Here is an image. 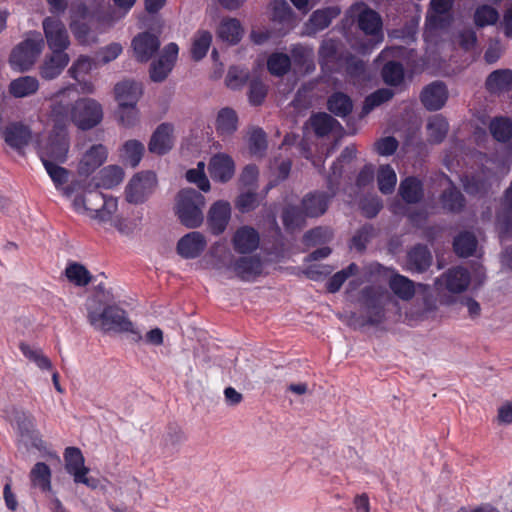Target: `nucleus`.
Instances as JSON below:
<instances>
[{
  "mask_svg": "<svg viewBox=\"0 0 512 512\" xmlns=\"http://www.w3.org/2000/svg\"><path fill=\"white\" fill-rule=\"evenodd\" d=\"M490 131L495 139L505 142L512 136V121L508 118L494 119L490 124Z\"/></svg>",
  "mask_w": 512,
  "mask_h": 512,
  "instance_id": "obj_49",
  "label": "nucleus"
},
{
  "mask_svg": "<svg viewBox=\"0 0 512 512\" xmlns=\"http://www.w3.org/2000/svg\"><path fill=\"white\" fill-rule=\"evenodd\" d=\"M231 218V206L229 202L218 200L213 203L208 211L207 222L210 231L219 235L226 229Z\"/></svg>",
  "mask_w": 512,
  "mask_h": 512,
  "instance_id": "obj_20",
  "label": "nucleus"
},
{
  "mask_svg": "<svg viewBox=\"0 0 512 512\" xmlns=\"http://www.w3.org/2000/svg\"><path fill=\"white\" fill-rule=\"evenodd\" d=\"M389 287L402 300H409L415 294L414 284L408 278L395 274L389 280Z\"/></svg>",
  "mask_w": 512,
  "mask_h": 512,
  "instance_id": "obj_33",
  "label": "nucleus"
},
{
  "mask_svg": "<svg viewBox=\"0 0 512 512\" xmlns=\"http://www.w3.org/2000/svg\"><path fill=\"white\" fill-rule=\"evenodd\" d=\"M477 241L473 234L465 232L458 235L454 240L455 252L462 256L468 257L476 250Z\"/></svg>",
  "mask_w": 512,
  "mask_h": 512,
  "instance_id": "obj_43",
  "label": "nucleus"
},
{
  "mask_svg": "<svg viewBox=\"0 0 512 512\" xmlns=\"http://www.w3.org/2000/svg\"><path fill=\"white\" fill-rule=\"evenodd\" d=\"M40 83L36 77L20 76L12 80L8 91L15 98H26L37 93Z\"/></svg>",
  "mask_w": 512,
  "mask_h": 512,
  "instance_id": "obj_28",
  "label": "nucleus"
},
{
  "mask_svg": "<svg viewBox=\"0 0 512 512\" xmlns=\"http://www.w3.org/2000/svg\"><path fill=\"white\" fill-rule=\"evenodd\" d=\"M357 270V266L355 264H351L347 269H344L340 272H337L328 283V290L332 293L338 291L342 284L346 281V279L353 275Z\"/></svg>",
  "mask_w": 512,
  "mask_h": 512,
  "instance_id": "obj_61",
  "label": "nucleus"
},
{
  "mask_svg": "<svg viewBox=\"0 0 512 512\" xmlns=\"http://www.w3.org/2000/svg\"><path fill=\"white\" fill-rule=\"evenodd\" d=\"M408 257L410 265L418 271L425 270L431 263V255L429 251L427 248L422 246L414 248L409 253Z\"/></svg>",
  "mask_w": 512,
  "mask_h": 512,
  "instance_id": "obj_52",
  "label": "nucleus"
},
{
  "mask_svg": "<svg viewBox=\"0 0 512 512\" xmlns=\"http://www.w3.org/2000/svg\"><path fill=\"white\" fill-rule=\"evenodd\" d=\"M399 192L405 201L417 202L422 197L421 183L415 178H406L401 182Z\"/></svg>",
  "mask_w": 512,
  "mask_h": 512,
  "instance_id": "obj_41",
  "label": "nucleus"
},
{
  "mask_svg": "<svg viewBox=\"0 0 512 512\" xmlns=\"http://www.w3.org/2000/svg\"><path fill=\"white\" fill-rule=\"evenodd\" d=\"M70 148V138L67 130L53 131L49 136L39 141L38 155L42 164L45 162H66Z\"/></svg>",
  "mask_w": 512,
  "mask_h": 512,
  "instance_id": "obj_8",
  "label": "nucleus"
},
{
  "mask_svg": "<svg viewBox=\"0 0 512 512\" xmlns=\"http://www.w3.org/2000/svg\"><path fill=\"white\" fill-rule=\"evenodd\" d=\"M258 204L257 195L254 192L248 191L242 193L236 202L237 208L242 212H247L254 209Z\"/></svg>",
  "mask_w": 512,
  "mask_h": 512,
  "instance_id": "obj_64",
  "label": "nucleus"
},
{
  "mask_svg": "<svg viewBox=\"0 0 512 512\" xmlns=\"http://www.w3.org/2000/svg\"><path fill=\"white\" fill-rule=\"evenodd\" d=\"M290 65V58L282 53L272 54L267 61L269 72L276 76L285 74L289 70Z\"/></svg>",
  "mask_w": 512,
  "mask_h": 512,
  "instance_id": "obj_50",
  "label": "nucleus"
},
{
  "mask_svg": "<svg viewBox=\"0 0 512 512\" xmlns=\"http://www.w3.org/2000/svg\"><path fill=\"white\" fill-rule=\"evenodd\" d=\"M123 52V46L120 43L112 42L101 47L96 53V63L106 65L117 59Z\"/></svg>",
  "mask_w": 512,
  "mask_h": 512,
  "instance_id": "obj_48",
  "label": "nucleus"
},
{
  "mask_svg": "<svg viewBox=\"0 0 512 512\" xmlns=\"http://www.w3.org/2000/svg\"><path fill=\"white\" fill-rule=\"evenodd\" d=\"M238 128V116L236 112L229 107L220 109L215 119V129L222 138L233 135Z\"/></svg>",
  "mask_w": 512,
  "mask_h": 512,
  "instance_id": "obj_25",
  "label": "nucleus"
},
{
  "mask_svg": "<svg viewBox=\"0 0 512 512\" xmlns=\"http://www.w3.org/2000/svg\"><path fill=\"white\" fill-rule=\"evenodd\" d=\"M175 129L170 123L160 124L152 133L148 149L151 153L163 155L169 152L174 146Z\"/></svg>",
  "mask_w": 512,
  "mask_h": 512,
  "instance_id": "obj_17",
  "label": "nucleus"
},
{
  "mask_svg": "<svg viewBox=\"0 0 512 512\" xmlns=\"http://www.w3.org/2000/svg\"><path fill=\"white\" fill-rule=\"evenodd\" d=\"M347 74L353 85H362L369 79L365 72L364 64L359 60H351L347 66Z\"/></svg>",
  "mask_w": 512,
  "mask_h": 512,
  "instance_id": "obj_59",
  "label": "nucleus"
},
{
  "mask_svg": "<svg viewBox=\"0 0 512 512\" xmlns=\"http://www.w3.org/2000/svg\"><path fill=\"white\" fill-rule=\"evenodd\" d=\"M208 171L214 181L226 183L235 174V163L229 155L218 153L211 157L208 163Z\"/></svg>",
  "mask_w": 512,
  "mask_h": 512,
  "instance_id": "obj_19",
  "label": "nucleus"
},
{
  "mask_svg": "<svg viewBox=\"0 0 512 512\" xmlns=\"http://www.w3.org/2000/svg\"><path fill=\"white\" fill-rule=\"evenodd\" d=\"M90 219L97 225L105 228H115L121 234L133 233V224L118 213V200L112 196H103L102 202L95 208Z\"/></svg>",
  "mask_w": 512,
  "mask_h": 512,
  "instance_id": "obj_6",
  "label": "nucleus"
},
{
  "mask_svg": "<svg viewBox=\"0 0 512 512\" xmlns=\"http://www.w3.org/2000/svg\"><path fill=\"white\" fill-rule=\"evenodd\" d=\"M157 177L151 171H142L135 174L125 188V198L132 204L145 202L156 190Z\"/></svg>",
  "mask_w": 512,
  "mask_h": 512,
  "instance_id": "obj_9",
  "label": "nucleus"
},
{
  "mask_svg": "<svg viewBox=\"0 0 512 512\" xmlns=\"http://www.w3.org/2000/svg\"><path fill=\"white\" fill-rule=\"evenodd\" d=\"M209 264L212 269L228 277L250 280L262 272V263L258 257L234 259L231 251L222 243H215L209 252Z\"/></svg>",
  "mask_w": 512,
  "mask_h": 512,
  "instance_id": "obj_3",
  "label": "nucleus"
},
{
  "mask_svg": "<svg viewBox=\"0 0 512 512\" xmlns=\"http://www.w3.org/2000/svg\"><path fill=\"white\" fill-rule=\"evenodd\" d=\"M117 117L120 125L130 128L139 121V111L137 105L118 106Z\"/></svg>",
  "mask_w": 512,
  "mask_h": 512,
  "instance_id": "obj_53",
  "label": "nucleus"
},
{
  "mask_svg": "<svg viewBox=\"0 0 512 512\" xmlns=\"http://www.w3.org/2000/svg\"><path fill=\"white\" fill-rule=\"evenodd\" d=\"M382 77L386 84L398 86L404 80L403 67L393 61H389L382 70Z\"/></svg>",
  "mask_w": 512,
  "mask_h": 512,
  "instance_id": "obj_47",
  "label": "nucleus"
},
{
  "mask_svg": "<svg viewBox=\"0 0 512 512\" xmlns=\"http://www.w3.org/2000/svg\"><path fill=\"white\" fill-rule=\"evenodd\" d=\"M206 246L205 236L200 232L193 231L178 240L176 251L184 259H195L202 254Z\"/></svg>",
  "mask_w": 512,
  "mask_h": 512,
  "instance_id": "obj_18",
  "label": "nucleus"
},
{
  "mask_svg": "<svg viewBox=\"0 0 512 512\" xmlns=\"http://www.w3.org/2000/svg\"><path fill=\"white\" fill-rule=\"evenodd\" d=\"M486 86L492 93H502L512 89V70L502 69L492 72L487 80Z\"/></svg>",
  "mask_w": 512,
  "mask_h": 512,
  "instance_id": "obj_29",
  "label": "nucleus"
},
{
  "mask_svg": "<svg viewBox=\"0 0 512 512\" xmlns=\"http://www.w3.org/2000/svg\"><path fill=\"white\" fill-rule=\"evenodd\" d=\"M30 480L34 487L49 491L51 489L50 468L45 463H36L30 472Z\"/></svg>",
  "mask_w": 512,
  "mask_h": 512,
  "instance_id": "obj_36",
  "label": "nucleus"
},
{
  "mask_svg": "<svg viewBox=\"0 0 512 512\" xmlns=\"http://www.w3.org/2000/svg\"><path fill=\"white\" fill-rule=\"evenodd\" d=\"M470 276L461 267L453 268L443 274L438 280L439 289H446L450 293H461L468 288Z\"/></svg>",
  "mask_w": 512,
  "mask_h": 512,
  "instance_id": "obj_22",
  "label": "nucleus"
},
{
  "mask_svg": "<svg viewBox=\"0 0 512 512\" xmlns=\"http://www.w3.org/2000/svg\"><path fill=\"white\" fill-rule=\"evenodd\" d=\"M142 92V85L139 82L128 79L116 83L113 89L118 106L137 105Z\"/></svg>",
  "mask_w": 512,
  "mask_h": 512,
  "instance_id": "obj_21",
  "label": "nucleus"
},
{
  "mask_svg": "<svg viewBox=\"0 0 512 512\" xmlns=\"http://www.w3.org/2000/svg\"><path fill=\"white\" fill-rule=\"evenodd\" d=\"M443 205L451 211H458L463 207L464 199L455 188L447 189L442 196Z\"/></svg>",
  "mask_w": 512,
  "mask_h": 512,
  "instance_id": "obj_60",
  "label": "nucleus"
},
{
  "mask_svg": "<svg viewBox=\"0 0 512 512\" xmlns=\"http://www.w3.org/2000/svg\"><path fill=\"white\" fill-rule=\"evenodd\" d=\"M447 97L446 87L439 82L428 85L421 93V101L429 110L440 109L445 104Z\"/></svg>",
  "mask_w": 512,
  "mask_h": 512,
  "instance_id": "obj_24",
  "label": "nucleus"
},
{
  "mask_svg": "<svg viewBox=\"0 0 512 512\" xmlns=\"http://www.w3.org/2000/svg\"><path fill=\"white\" fill-rule=\"evenodd\" d=\"M328 207V197L324 193L307 195L302 201V210L307 217H317L325 213Z\"/></svg>",
  "mask_w": 512,
  "mask_h": 512,
  "instance_id": "obj_30",
  "label": "nucleus"
},
{
  "mask_svg": "<svg viewBox=\"0 0 512 512\" xmlns=\"http://www.w3.org/2000/svg\"><path fill=\"white\" fill-rule=\"evenodd\" d=\"M218 34L223 40L234 44L241 39L243 35V28L237 19L229 18L221 22Z\"/></svg>",
  "mask_w": 512,
  "mask_h": 512,
  "instance_id": "obj_35",
  "label": "nucleus"
},
{
  "mask_svg": "<svg viewBox=\"0 0 512 512\" xmlns=\"http://www.w3.org/2000/svg\"><path fill=\"white\" fill-rule=\"evenodd\" d=\"M43 47L44 42L41 36L39 34L32 35L12 51L11 65L21 71L28 70L40 55Z\"/></svg>",
  "mask_w": 512,
  "mask_h": 512,
  "instance_id": "obj_10",
  "label": "nucleus"
},
{
  "mask_svg": "<svg viewBox=\"0 0 512 512\" xmlns=\"http://www.w3.org/2000/svg\"><path fill=\"white\" fill-rule=\"evenodd\" d=\"M64 162H45L43 166L57 189L62 191L63 185L68 181L70 172L62 167Z\"/></svg>",
  "mask_w": 512,
  "mask_h": 512,
  "instance_id": "obj_39",
  "label": "nucleus"
},
{
  "mask_svg": "<svg viewBox=\"0 0 512 512\" xmlns=\"http://www.w3.org/2000/svg\"><path fill=\"white\" fill-rule=\"evenodd\" d=\"M65 469L73 477L75 483H81L91 489L100 486L99 480L89 477V468L85 466L84 456L79 448L68 447L64 452Z\"/></svg>",
  "mask_w": 512,
  "mask_h": 512,
  "instance_id": "obj_11",
  "label": "nucleus"
},
{
  "mask_svg": "<svg viewBox=\"0 0 512 512\" xmlns=\"http://www.w3.org/2000/svg\"><path fill=\"white\" fill-rule=\"evenodd\" d=\"M394 93L391 89L382 88L369 95L364 103V111L369 112L373 108L381 105L382 103L390 100Z\"/></svg>",
  "mask_w": 512,
  "mask_h": 512,
  "instance_id": "obj_58",
  "label": "nucleus"
},
{
  "mask_svg": "<svg viewBox=\"0 0 512 512\" xmlns=\"http://www.w3.org/2000/svg\"><path fill=\"white\" fill-rule=\"evenodd\" d=\"M259 234L251 227L243 226L236 230L232 237V245L236 252L245 254L256 250L259 246Z\"/></svg>",
  "mask_w": 512,
  "mask_h": 512,
  "instance_id": "obj_23",
  "label": "nucleus"
},
{
  "mask_svg": "<svg viewBox=\"0 0 512 512\" xmlns=\"http://www.w3.org/2000/svg\"><path fill=\"white\" fill-rule=\"evenodd\" d=\"M185 440L184 432L177 427H171L163 435V444L167 448L174 449L183 443Z\"/></svg>",
  "mask_w": 512,
  "mask_h": 512,
  "instance_id": "obj_62",
  "label": "nucleus"
},
{
  "mask_svg": "<svg viewBox=\"0 0 512 512\" xmlns=\"http://www.w3.org/2000/svg\"><path fill=\"white\" fill-rule=\"evenodd\" d=\"M159 47L158 36L150 32L139 33L131 41L133 57L139 62H148Z\"/></svg>",
  "mask_w": 512,
  "mask_h": 512,
  "instance_id": "obj_16",
  "label": "nucleus"
},
{
  "mask_svg": "<svg viewBox=\"0 0 512 512\" xmlns=\"http://www.w3.org/2000/svg\"><path fill=\"white\" fill-rule=\"evenodd\" d=\"M351 99L343 93H335L328 100L329 110L337 116L344 117L352 111Z\"/></svg>",
  "mask_w": 512,
  "mask_h": 512,
  "instance_id": "obj_40",
  "label": "nucleus"
},
{
  "mask_svg": "<svg viewBox=\"0 0 512 512\" xmlns=\"http://www.w3.org/2000/svg\"><path fill=\"white\" fill-rule=\"evenodd\" d=\"M69 88L62 89L54 95L51 115L55 122H71L78 129L87 131L95 128L104 119L103 105L91 97L78 98L69 109L58 101Z\"/></svg>",
  "mask_w": 512,
  "mask_h": 512,
  "instance_id": "obj_2",
  "label": "nucleus"
},
{
  "mask_svg": "<svg viewBox=\"0 0 512 512\" xmlns=\"http://www.w3.org/2000/svg\"><path fill=\"white\" fill-rule=\"evenodd\" d=\"M94 65H98L96 59L80 56L69 68L68 73L73 79L79 81L82 76L87 75L92 70Z\"/></svg>",
  "mask_w": 512,
  "mask_h": 512,
  "instance_id": "obj_51",
  "label": "nucleus"
},
{
  "mask_svg": "<svg viewBox=\"0 0 512 512\" xmlns=\"http://www.w3.org/2000/svg\"><path fill=\"white\" fill-rule=\"evenodd\" d=\"M304 211L297 207H287L283 212V223L288 230L300 228L305 223Z\"/></svg>",
  "mask_w": 512,
  "mask_h": 512,
  "instance_id": "obj_55",
  "label": "nucleus"
},
{
  "mask_svg": "<svg viewBox=\"0 0 512 512\" xmlns=\"http://www.w3.org/2000/svg\"><path fill=\"white\" fill-rule=\"evenodd\" d=\"M68 63L69 56L65 52H53L41 65L40 75L43 79L52 80L60 75Z\"/></svg>",
  "mask_w": 512,
  "mask_h": 512,
  "instance_id": "obj_27",
  "label": "nucleus"
},
{
  "mask_svg": "<svg viewBox=\"0 0 512 512\" xmlns=\"http://www.w3.org/2000/svg\"><path fill=\"white\" fill-rule=\"evenodd\" d=\"M108 150L103 144H93L85 149L79 157L77 171L79 175L89 176L104 164Z\"/></svg>",
  "mask_w": 512,
  "mask_h": 512,
  "instance_id": "obj_12",
  "label": "nucleus"
},
{
  "mask_svg": "<svg viewBox=\"0 0 512 512\" xmlns=\"http://www.w3.org/2000/svg\"><path fill=\"white\" fill-rule=\"evenodd\" d=\"M336 121L328 114L322 113L311 118V125L318 136L327 135Z\"/></svg>",
  "mask_w": 512,
  "mask_h": 512,
  "instance_id": "obj_56",
  "label": "nucleus"
},
{
  "mask_svg": "<svg viewBox=\"0 0 512 512\" xmlns=\"http://www.w3.org/2000/svg\"><path fill=\"white\" fill-rule=\"evenodd\" d=\"M88 12L85 7H78L73 11L72 21L70 24L71 30L75 38L82 44H88L94 41L90 33V29L86 23Z\"/></svg>",
  "mask_w": 512,
  "mask_h": 512,
  "instance_id": "obj_26",
  "label": "nucleus"
},
{
  "mask_svg": "<svg viewBox=\"0 0 512 512\" xmlns=\"http://www.w3.org/2000/svg\"><path fill=\"white\" fill-rule=\"evenodd\" d=\"M43 29L49 48L53 52H64L69 46V37L64 24L57 18H46Z\"/></svg>",
  "mask_w": 512,
  "mask_h": 512,
  "instance_id": "obj_14",
  "label": "nucleus"
},
{
  "mask_svg": "<svg viewBox=\"0 0 512 512\" xmlns=\"http://www.w3.org/2000/svg\"><path fill=\"white\" fill-rule=\"evenodd\" d=\"M340 14V10L337 7H329L315 11L307 24L309 33H315L319 30H323L328 27L335 17Z\"/></svg>",
  "mask_w": 512,
  "mask_h": 512,
  "instance_id": "obj_31",
  "label": "nucleus"
},
{
  "mask_svg": "<svg viewBox=\"0 0 512 512\" xmlns=\"http://www.w3.org/2000/svg\"><path fill=\"white\" fill-rule=\"evenodd\" d=\"M0 134L7 145L18 151L26 147L32 139L31 129L24 123L17 121L1 127Z\"/></svg>",
  "mask_w": 512,
  "mask_h": 512,
  "instance_id": "obj_15",
  "label": "nucleus"
},
{
  "mask_svg": "<svg viewBox=\"0 0 512 512\" xmlns=\"http://www.w3.org/2000/svg\"><path fill=\"white\" fill-rule=\"evenodd\" d=\"M86 309L88 321L96 330L104 333H129L136 343L142 340V334L126 312L116 305L106 303L101 296L88 299Z\"/></svg>",
  "mask_w": 512,
  "mask_h": 512,
  "instance_id": "obj_1",
  "label": "nucleus"
},
{
  "mask_svg": "<svg viewBox=\"0 0 512 512\" xmlns=\"http://www.w3.org/2000/svg\"><path fill=\"white\" fill-rule=\"evenodd\" d=\"M498 18V11L489 5L477 7L474 13V22L478 27L493 25L497 22Z\"/></svg>",
  "mask_w": 512,
  "mask_h": 512,
  "instance_id": "obj_46",
  "label": "nucleus"
},
{
  "mask_svg": "<svg viewBox=\"0 0 512 512\" xmlns=\"http://www.w3.org/2000/svg\"><path fill=\"white\" fill-rule=\"evenodd\" d=\"M143 153L144 145L138 140H128L122 147V158L132 167L139 164Z\"/></svg>",
  "mask_w": 512,
  "mask_h": 512,
  "instance_id": "obj_38",
  "label": "nucleus"
},
{
  "mask_svg": "<svg viewBox=\"0 0 512 512\" xmlns=\"http://www.w3.org/2000/svg\"><path fill=\"white\" fill-rule=\"evenodd\" d=\"M427 129L429 137L434 142H440L446 136L448 131V123L440 116H434L428 122Z\"/></svg>",
  "mask_w": 512,
  "mask_h": 512,
  "instance_id": "obj_54",
  "label": "nucleus"
},
{
  "mask_svg": "<svg viewBox=\"0 0 512 512\" xmlns=\"http://www.w3.org/2000/svg\"><path fill=\"white\" fill-rule=\"evenodd\" d=\"M352 16L357 17L359 28L366 34L372 37L368 46H362L359 51L362 53L368 52L376 44L382 42V21L377 12L370 9L363 3L355 4L351 7Z\"/></svg>",
  "mask_w": 512,
  "mask_h": 512,
  "instance_id": "obj_7",
  "label": "nucleus"
},
{
  "mask_svg": "<svg viewBox=\"0 0 512 512\" xmlns=\"http://www.w3.org/2000/svg\"><path fill=\"white\" fill-rule=\"evenodd\" d=\"M62 194L71 201L76 213L89 218L104 196L98 191L97 186L92 187L91 183L86 181H73L62 188Z\"/></svg>",
  "mask_w": 512,
  "mask_h": 512,
  "instance_id": "obj_5",
  "label": "nucleus"
},
{
  "mask_svg": "<svg viewBox=\"0 0 512 512\" xmlns=\"http://www.w3.org/2000/svg\"><path fill=\"white\" fill-rule=\"evenodd\" d=\"M249 150L254 155H262L267 147L265 133L261 129H252L248 133Z\"/></svg>",
  "mask_w": 512,
  "mask_h": 512,
  "instance_id": "obj_57",
  "label": "nucleus"
},
{
  "mask_svg": "<svg viewBox=\"0 0 512 512\" xmlns=\"http://www.w3.org/2000/svg\"><path fill=\"white\" fill-rule=\"evenodd\" d=\"M186 179L188 182L197 185L204 192L210 190V182L205 174V163L203 161L198 162L196 168L186 172Z\"/></svg>",
  "mask_w": 512,
  "mask_h": 512,
  "instance_id": "obj_45",
  "label": "nucleus"
},
{
  "mask_svg": "<svg viewBox=\"0 0 512 512\" xmlns=\"http://www.w3.org/2000/svg\"><path fill=\"white\" fill-rule=\"evenodd\" d=\"M22 354L31 362H33L39 369L45 371H52L53 364L51 360L44 354V352L37 347L30 346L26 343L20 344Z\"/></svg>",
  "mask_w": 512,
  "mask_h": 512,
  "instance_id": "obj_32",
  "label": "nucleus"
},
{
  "mask_svg": "<svg viewBox=\"0 0 512 512\" xmlns=\"http://www.w3.org/2000/svg\"><path fill=\"white\" fill-rule=\"evenodd\" d=\"M205 197L194 189H182L175 198L174 211L178 220L187 228H197L204 220Z\"/></svg>",
  "mask_w": 512,
  "mask_h": 512,
  "instance_id": "obj_4",
  "label": "nucleus"
},
{
  "mask_svg": "<svg viewBox=\"0 0 512 512\" xmlns=\"http://www.w3.org/2000/svg\"><path fill=\"white\" fill-rule=\"evenodd\" d=\"M179 48L175 43L167 44L158 60L154 61L150 68V77L154 82H162L172 71L178 57Z\"/></svg>",
  "mask_w": 512,
  "mask_h": 512,
  "instance_id": "obj_13",
  "label": "nucleus"
},
{
  "mask_svg": "<svg viewBox=\"0 0 512 512\" xmlns=\"http://www.w3.org/2000/svg\"><path fill=\"white\" fill-rule=\"evenodd\" d=\"M211 41H212V35L209 32L199 31L194 36V39H193L192 49H191L192 57L195 60L202 59L206 55V53L211 45Z\"/></svg>",
  "mask_w": 512,
  "mask_h": 512,
  "instance_id": "obj_44",
  "label": "nucleus"
},
{
  "mask_svg": "<svg viewBox=\"0 0 512 512\" xmlns=\"http://www.w3.org/2000/svg\"><path fill=\"white\" fill-rule=\"evenodd\" d=\"M67 279L77 286H85L91 281L89 271L81 264L72 263L65 269Z\"/></svg>",
  "mask_w": 512,
  "mask_h": 512,
  "instance_id": "obj_42",
  "label": "nucleus"
},
{
  "mask_svg": "<svg viewBox=\"0 0 512 512\" xmlns=\"http://www.w3.org/2000/svg\"><path fill=\"white\" fill-rule=\"evenodd\" d=\"M374 147L379 155L389 156L396 151L398 147V141L394 137L387 136L377 140L374 144Z\"/></svg>",
  "mask_w": 512,
  "mask_h": 512,
  "instance_id": "obj_63",
  "label": "nucleus"
},
{
  "mask_svg": "<svg viewBox=\"0 0 512 512\" xmlns=\"http://www.w3.org/2000/svg\"><path fill=\"white\" fill-rule=\"evenodd\" d=\"M397 182L394 169L389 165H382L378 169L377 183L379 190L384 194L392 193Z\"/></svg>",
  "mask_w": 512,
  "mask_h": 512,
  "instance_id": "obj_37",
  "label": "nucleus"
},
{
  "mask_svg": "<svg viewBox=\"0 0 512 512\" xmlns=\"http://www.w3.org/2000/svg\"><path fill=\"white\" fill-rule=\"evenodd\" d=\"M124 179V171L116 165H109L101 170L97 187L111 189L119 185Z\"/></svg>",
  "mask_w": 512,
  "mask_h": 512,
  "instance_id": "obj_34",
  "label": "nucleus"
}]
</instances>
